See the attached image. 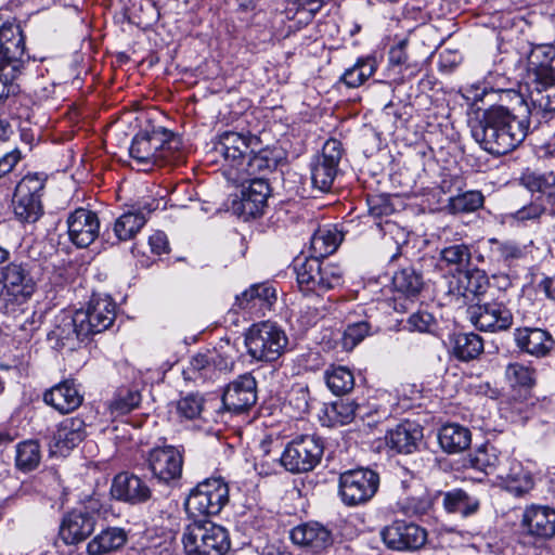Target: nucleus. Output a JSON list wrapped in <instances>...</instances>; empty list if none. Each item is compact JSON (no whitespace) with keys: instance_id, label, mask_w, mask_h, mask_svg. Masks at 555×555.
I'll list each match as a JSON object with an SVG mask.
<instances>
[{"instance_id":"f257e3e1","label":"nucleus","mask_w":555,"mask_h":555,"mask_svg":"<svg viewBox=\"0 0 555 555\" xmlns=\"http://www.w3.org/2000/svg\"><path fill=\"white\" fill-rule=\"evenodd\" d=\"M512 109L494 105L470 122V133L482 150L492 155H505L515 150L527 137L531 115L527 100L513 92Z\"/></svg>"},{"instance_id":"f03ea898","label":"nucleus","mask_w":555,"mask_h":555,"mask_svg":"<svg viewBox=\"0 0 555 555\" xmlns=\"http://www.w3.org/2000/svg\"><path fill=\"white\" fill-rule=\"evenodd\" d=\"M343 242V234L335 227L319 228L311 237V257H297L294 272L300 289L321 295L343 284L339 266L321 260L333 254Z\"/></svg>"},{"instance_id":"7ed1b4c3","label":"nucleus","mask_w":555,"mask_h":555,"mask_svg":"<svg viewBox=\"0 0 555 555\" xmlns=\"http://www.w3.org/2000/svg\"><path fill=\"white\" fill-rule=\"evenodd\" d=\"M180 139L163 127H153L138 132L129 147L130 157L142 170L177 162L180 158Z\"/></svg>"},{"instance_id":"20e7f679","label":"nucleus","mask_w":555,"mask_h":555,"mask_svg":"<svg viewBox=\"0 0 555 555\" xmlns=\"http://www.w3.org/2000/svg\"><path fill=\"white\" fill-rule=\"evenodd\" d=\"M287 343L285 332L270 321L251 325L245 337L248 354L257 361L278 360L284 353Z\"/></svg>"},{"instance_id":"39448f33","label":"nucleus","mask_w":555,"mask_h":555,"mask_svg":"<svg viewBox=\"0 0 555 555\" xmlns=\"http://www.w3.org/2000/svg\"><path fill=\"white\" fill-rule=\"evenodd\" d=\"M229 502V486L222 478H208L191 490L185 509L190 517L218 515Z\"/></svg>"},{"instance_id":"423d86ee","label":"nucleus","mask_w":555,"mask_h":555,"mask_svg":"<svg viewBox=\"0 0 555 555\" xmlns=\"http://www.w3.org/2000/svg\"><path fill=\"white\" fill-rule=\"evenodd\" d=\"M322 440L314 436L304 435L287 443L283 453L272 459L291 473H307L312 470L323 455Z\"/></svg>"},{"instance_id":"0eeeda50","label":"nucleus","mask_w":555,"mask_h":555,"mask_svg":"<svg viewBox=\"0 0 555 555\" xmlns=\"http://www.w3.org/2000/svg\"><path fill=\"white\" fill-rule=\"evenodd\" d=\"M379 487V475L369 468L344 472L339 476L338 493L347 506H358L372 500Z\"/></svg>"},{"instance_id":"6e6552de","label":"nucleus","mask_w":555,"mask_h":555,"mask_svg":"<svg viewBox=\"0 0 555 555\" xmlns=\"http://www.w3.org/2000/svg\"><path fill=\"white\" fill-rule=\"evenodd\" d=\"M44 179L39 175H27L16 185L12 205L13 211L21 222L34 223L43 214L41 195Z\"/></svg>"},{"instance_id":"1a4fd4ad","label":"nucleus","mask_w":555,"mask_h":555,"mask_svg":"<svg viewBox=\"0 0 555 555\" xmlns=\"http://www.w3.org/2000/svg\"><path fill=\"white\" fill-rule=\"evenodd\" d=\"M0 298L11 305H23L34 295L37 283L27 264L11 262L0 271Z\"/></svg>"},{"instance_id":"9d476101","label":"nucleus","mask_w":555,"mask_h":555,"mask_svg":"<svg viewBox=\"0 0 555 555\" xmlns=\"http://www.w3.org/2000/svg\"><path fill=\"white\" fill-rule=\"evenodd\" d=\"M343 156V145L336 139L327 140L321 154L310 164L311 183L321 192H328L338 173V165Z\"/></svg>"},{"instance_id":"9b49d317","label":"nucleus","mask_w":555,"mask_h":555,"mask_svg":"<svg viewBox=\"0 0 555 555\" xmlns=\"http://www.w3.org/2000/svg\"><path fill=\"white\" fill-rule=\"evenodd\" d=\"M522 533L535 542L555 538V507L544 504L527 505L520 519Z\"/></svg>"},{"instance_id":"f8f14e48","label":"nucleus","mask_w":555,"mask_h":555,"mask_svg":"<svg viewBox=\"0 0 555 555\" xmlns=\"http://www.w3.org/2000/svg\"><path fill=\"white\" fill-rule=\"evenodd\" d=\"M385 545L393 551H415L427 541V531L414 522L396 520L380 531Z\"/></svg>"},{"instance_id":"ddd939ff","label":"nucleus","mask_w":555,"mask_h":555,"mask_svg":"<svg viewBox=\"0 0 555 555\" xmlns=\"http://www.w3.org/2000/svg\"><path fill=\"white\" fill-rule=\"evenodd\" d=\"M78 311V323H83L89 336L104 332L116 318V304L107 295H93L87 309Z\"/></svg>"},{"instance_id":"4468645a","label":"nucleus","mask_w":555,"mask_h":555,"mask_svg":"<svg viewBox=\"0 0 555 555\" xmlns=\"http://www.w3.org/2000/svg\"><path fill=\"white\" fill-rule=\"evenodd\" d=\"M467 312L472 323L480 331L500 332L513 324L511 310L500 301L473 305Z\"/></svg>"},{"instance_id":"2eb2a0df","label":"nucleus","mask_w":555,"mask_h":555,"mask_svg":"<svg viewBox=\"0 0 555 555\" xmlns=\"http://www.w3.org/2000/svg\"><path fill=\"white\" fill-rule=\"evenodd\" d=\"M496 479L499 486L515 498H525L535 486L531 470L511 457H504V466L500 467Z\"/></svg>"},{"instance_id":"dca6fc26","label":"nucleus","mask_w":555,"mask_h":555,"mask_svg":"<svg viewBox=\"0 0 555 555\" xmlns=\"http://www.w3.org/2000/svg\"><path fill=\"white\" fill-rule=\"evenodd\" d=\"M257 401V383L249 374L240 375L231 382L223 391L222 404L234 414L248 411Z\"/></svg>"},{"instance_id":"f3484780","label":"nucleus","mask_w":555,"mask_h":555,"mask_svg":"<svg viewBox=\"0 0 555 555\" xmlns=\"http://www.w3.org/2000/svg\"><path fill=\"white\" fill-rule=\"evenodd\" d=\"M242 183L241 197L233 204L234 210L245 219L262 215L270 195L268 181L263 178H253Z\"/></svg>"},{"instance_id":"a211bd4d","label":"nucleus","mask_w":555,"mask_h":555,"mask_svg":"<svg viewBox=\"0 0 555 555\" xmlns=\"http://www.w3.org/2000/svg\"><path fill=\"white\" fill-rule=\"evenodd\" d=\"M257 143L256 137L225 131L215 143V152L221 155L232 169L237 170L247 158L248 153L254 152V144Z\"/></svg>"},{"instance_id":"6ab92c4d","label":"nucleus","mask_w":555,"mask_h":555,"mask_svg":"<svg viewBox=\"0 0 555 555\" xmlns=\"http://www.w3.org/2000/svg\"><path fill=\"white\" fill-rule=\"evenodd\" d=\"M149 468L153 476L163 482H170L181 477L183 459L173 446L156 447L150 451Z\"/></svg>"},{"instance_id":"aec40b11","label":"nucleus","mask_w":555,"mask_h":555,"mask_svg":"<svg viewBox=\"0 0 555 555\" xmlns=\"http://www.w3.org/2000/svg\"><path fill=\"white\" fill-rule=\"evenodd\" d=\"M89 337L83 323H78V311L74 314L63 313L56 318V324L48 339L54 341L57 349L76 350Z\"/></svg>"},{"instance_id":"412c9836","label":"nucleus","mask_w":555,"mask_h":555,"mask_svg":"<svg viewBox=\"0 0 555 555\" xmlns=\"http://www.w3.org/2000/svg\"><path fill=\"white\" fill-rule=\"evenodd\" d=\"M95 516L86 509H73L63 516L59 537L66 545H77L87 540L94 531Z\"/></svg>"},{"instance_id":"4be33fe9","label":"nucleus","mask_w":555,"mask_h":555,"mask_svg":"<svg viewBox=\"0 0 555 555\" xmlns=\"http://www.w3.org/2000/svg\"><path fill=\"white\" fill-rule=\"evenodd\" d=\"M69 240L80 248L88 247L99 235L100 222L95 212L78 208L67 218Z\"/></svg>"},{"instance_id":"5701e85b","label":"nucleus","mask_w":555,"mask_h":555,"mask_svg":"<svg viewBox=\"0 0 555 555\" xmlns=\"http://www.w3.org/2000/svg\"><path fill=\"white\" fill-rule=\"evenodd\" d=\"M111 492L115 499L129 504H142L152 498V489L147 482L130 473L116 475Z\"/></svg>"},{"instance_id":"b1692460","label":"nucleus","mask_w":555,"mask_h":555,"mask_svg":"<svg viewBox=\"0 0 555 555\" xmlns=\"http://www.w3.org/2000/svg\"><path fill=\"white\" fill-rule=\"evenodd\" d=\"M514 340L520 351L535 358L548 356L555 347L551 333L540 327H518L514 331Z\"/></svg>"},{"instance_id":"393cba45","label":"nucleus","mask_w":555,"mask_h":555,"mask_svg":"<svg viewBox=\"0 0 555 555\" xmlns=\"http://www.w3.org/2000/svg\"><path fill=\"white\" fill-rule=\"evenodd\" d=\"M291 539L295 544L313 553H320L333 543L331 531L315 521L301 524L293 528Z\"/></svg>"},{"instance_id":"a878e982","label":"nucleus","mask_w":555,"mask_h":555,"mask_svg":"<svg viewBox=\"0 0 555 555\" xmlns=\"http://www.w3.org/2000/svg\"><path fill=\"white\" fill-rule=\"evenodd\" d=\"M551 79L555 81V46L533 48L528 56L527 80Z\"/></svg>"},{"instance_id":"bb28decb","label":"nucleus","mask_w":555,"mask_h":555,"mask_svg":"<svg viewBox=\"0 0 555 555\" xmlns=\"http://www.w3.org/2000/svg\"><path fill=\"white\" fill-rule=\"evenodd\" d=\"M423 438L422 428L412 422L405 421L390 429L386 435V443L399 453H412Z\"/></svg>"},{"instance_id":"cd10ccee","label":"nucleus","mask_w":555,"mask_h":555,"mask_svg":"<svg viewBox=\"0 0 555 555\" xmlns=\"http://www.w3.org/2000/svg\"><path fill=\"white\" fill-rule=\"evenodd\" d=\"M43 400L61 413H69L80 406L82 396L73 382L65 380L44 392Z\"/></svg>"},{"instance_id":"c85d7f7f","label":"nucleus","mask_w":555,"mask_h":555,"mask_svg":"<svg viewBox=\"0 0 555 555\" xmlns=\"http://www.w3.org/2000/svg\"><path fill=\"white\" fill-rule=\"evenodd\" d=\"M487 287V276L480 270L462 271L454 281L450 282V293L466 300H472L483 294Z\"/></svg>"},{"instance_id":"c756f323","label":"nucleus","mask_w":555,"mask_h":555,"mask_svg":"<svg viewBox=\"0 0 555 555\" xmlns=\"http://www.w3.org/2000/svg\"><path fill=\"white\" fill-rule=\"evenodd\" d=\"M531 115L534 112H555V81L551 79L527 80Z\"/></svg>"},{"instance_id":"7c9ffc66","label":"nucleus","mask_w":555,"mask_h":555,"mask_svg":"<svg viewBox=\"0 0 555 555\" xmlns=\"http://www.w3.org/2000/svg\"><path fill=\"white\" fill-rule=\"evenodd\" d=\"M157 203L139 206L137 211H127L116 219L114 223V233L118 241H129L144 227L146 214L156 209Z\"/></svg>"},{"instance_id":"2f4dec72","label":"nucleus","mask_w":555,"mask_h":555,"mask_svg":"<svg viewBox=\"0 0 555 555\" xmlns=\"http://www.w3.org/2000/svg\"><path fill=\"white\" fill-rule=\"evenodd\" d=\"M127 532L119 527H108L98 533L87 544L88 555H107L120 550L127 542Z\"/></svg>"},{"instance_id":"473e14b6","label":"nucleus","mask_w":555,"mask_h":555,"mask_svg":"<svg viewBox=\"0 0 555 555\" xmlns=\"http://www.w3.org/2000/svg\"><path fill=\"white\" fill-rule=\"evenodd\" d=\"M544 216H555V199L552 194L537 195L529 204L511 214V218L520 224L538 222Z\"/></svg>"},{"instance_id":"72a5a7b5","label":"nucleus","mask_w":555,"mask_h":555,"mask_svg":"<svg viewBox=\"0 0 555 555\" xmlns=\"http://www.w3.org/2000/svg\"><path fill=\"white\" fill-rule=\"evenodd\" d=\"M487 250L490 263L498 268H509L515 260L520 259L524 255L517 243L495 237L487 241Z\"/></svg>"},{"instance_id":"f704fd0d","label":"nucleus","mask_w":555,"mask_h":555,"mask_svg":"<svg viewBox=\"0 0 555 555\" xmlns=\"http://www.w3.org/2000/svg\"><path fill=\"white\" fill-rule=\"evenodd\" d=\"M438 441L447 453H460L470 446L472 434L467 427L457 423L446 424L439 429Z\"/></svg>"},{"instance_id":"c9c22d12","label":"nucleus","mask_w":555,"mask_h":555,"mask_svg":"<svg viewBox=\"0 0 555 555\" xmlns=\"http://www.w3.org/2000/svg\"><path fill=\"white\" fill-rule=\"evenodd\" d=\"M86 437V424L79 417L63 421L54 434L55 447L60 450H70L77 447Z\"/></svg>"},{"instance_id":"e433bc0d","label":"nucleus","mask_w":555,"mask_h":555,"mask_svg":"<svg viewBox=\"0 0 555 555\" xmlns=\"http://www.w3.org/2000/svg\"><path fill=\"white\" fill-rule=\"evenodd\" d=\"M0 49L11 53V59H23L25 55V37L21 25L7 22L0 26Z\"/></svg>"},{"instance_id":"4c0bfd02","label":"nucleus","mask_w":555,"mask_h":555,"mask_svg":"<svg viewBox=\"0 0 555 555\" xmlns=\"http://www.w3.org/2000/svg\"><path fill=\"white\" fill-rule=\"evenodd\" d=\"M206 520H194L182 533V544L185 555L206 554Z\"/></svg>"},{"instance_id":"58836bf2","label":"nucleus","mask_w":555,"mask_h":555,"mask_svg":"<svg viewBox=\"0 0 555 555\" xmlns=\"http://www.w3.org/2000/svg\"><path fill=\"white\" fill-rule=\"evenodd\" d=\"M469 462L472 467L487 475L495 474L496 477L500 467L504 466V461L501 460L499 451L494 446L489 443L478 448L475 453L470 455Z\"/></svg>"},{"instance_id":"ea45409f","label":"nucleus","mask_w":555,"mask_h":555,"mask_svg":"<svg viewBox=\"0 0 555 555\" xmlns=\"http://www.w3.org/2000/svg\"><path fill=\"white\" fill-rule=\"evenodd\" d=\"M395 291L406 297L417 296L424 286L423 276L414 268H403L395 273L392 278Z\"/></svg>"},{"instance_id":"a19ab883","label":"nucleus","mask_w":555,"mask_h":555,"mask_svg":"<svg viewBox=\"0 0 555 555\" xmlns=\"http://www.w3.org/2000/svg\"><path fill=\"white\" fill-rule=\"evenodd\" d=\"M442 504L448 513H460L463 516H469L479 508L478 500L470 498L461 489L446 492L443 494Z\"/></svg>"},{"instance_id":"79ce46f5","label":"nucleus","mask_w":555,"mask_h":555,"mask_svg":"<svg viewBox=\"0 0 555 555\" xmlns=\"http://www.w3.org/2000/svg\"><path fill=\"white\" fill-rule=\"evenodd\" d=\"M328 389L336 396H343L354 387L353 373L346 366H331L324 373Z\"/></svg>"},{"instance_id":"37998d69","label":"nucleus","mask_w":555,"mask_h":555,"mask_svg":"<svg viewBox=\"0 0 555 555\" xmlns=\"http://www.w3.org/2000/svg\"><path fill=\"white\" fill-rule=\"evenodd\" d=\"M485 197L480 191H467L448 199L446 210L452 215L469 214L483 206Z\"/></svg>"},{"instance_id":"c03bdc74","label":"nucleus","mask_w":555,"mask_h":555,"mask_svg":"<svg viewBox=\"0 0 555 555\" xmlns=\"http://www.w3.org/2000/svg\"><path fill=\"white\" fill-rule=\"evenodd\" d=\"M505 378L513 388L531 389L537 383V371L529 364L513 362L505 369Z\"/></svg>"},{"instance_id":"a18cd8bd","label":"nucleus","mask_w":555,"mask_h":555,"mask_svg":"<svg viewBox=\"0 0 555 555\" xmlns=\"http://www.w3.org/2000/svg\"><path fill=\"white\" fill-rule=\"evenodd\" d=\"M205 543V555H224L231 546L227 529L208 520H206Z\"/></svg>"},{"instance_id":"49530a36","label":"nucleus","mask_w":555,"mask_h":555,"mask_svg":"<svg viewBox=\"0 0 555 555\" xmlns=\"http://www.w3.org/2000/svg\"><path fill=\"white\" fill-rule=\"evenodd\" d=\"M41 461V449L37 440H25L16 446V467L23 472H30L38 467Z\"/></svg>"},{"instance_id":"de8ad7c7","label":"nucleus","mask_w":555,"mask_h":555,"mask_svg":"<svg viewBox=\"0 0 555 555\" xmlns=\"http://www.w3.org/2000/svg\"><path fill=\"white\" fill-rule=\"evenodd\" d=\"M483 351V341L481 337L475 333H462L455 336L454 354L463 360L468 361L477 358Z\"/></svg>"},{"instance_id":"09e8293b","label":"nucleus","mask_w":555,"mask_h":555,"mask_svg":"<svg viewBox=\"0 0 555 555\" xmlns=\"http://www.w3.org/2000/svg\"><path fill=\"white\" fill-rule=\"evenodd\" d=\"M376 70V60L374 57L359 59L357 63L346 69L341 80L349 88H357L367 80Z\"/></svg>"},{"instance_id":"8fccbe9b","label":"nucleus","mask_w":555,"mask_h":555,"mask_svg":"<svg viewBox=\"0 0 555 555\" xmlns=\"http://www.w3.org/2000/svg\"><path fill=\"white\" fill-rule=\"evenodd\" d=\"M141 399V393L138 390L119 389L109 402V409L114 414L124 415L137 409Z\"/></svg>"},{"instance_id":"3c124183","label":"nucleus","mask_w":555,"mask_h":555,"mask_svg":"<svg viewBox=\"0 0 555 555\" xmlns=\"http://www.w3.org/2000/svg\"><path fill=\"white\" fill-rule=\"evenodd\" d=\"M521 184L539 195L552 194L551 190L555 186V175L550 173H537V172H525L520 178Z\"/></svg>"},{"instance_id":"603ef678","label":"nucleus","mask_w":555,"mask_h":555,"mask_svg":"<svg viewBox=\"0 0 555 555\" xmlns=\"http://www.w3.org/2000/svg\"><path fill=\"white\" fill-rule=\"evenodd\" d=\"M249 152L243 165L236 170L234 179L237 181H248L253 176L267 170L270 167V160L261 154H251Z\"/></svg>"},{"instance_id":"864d4df0","label":"nucleus","mask_w":555,"mask_h":555,"mask_svg":"<svg viewBox=\"0 0 555 555\" xmlns=\"http://www.w3.org/2000/svg\"><path fill=\"white\" fill-rule=\"evenodd\" d=\"M372 326L366 320L348 324L343 335V347L345 350H352L366 336L371 335Z\"/></svg>"},{"instance_id":"5fc2aeb1","label":"nucleus","mask_w":555,"mask_h":555,"mask_svg":"<svg viewBox=\"0 0 555 555\" xmlns=\"http://www.w3.org/2000/svg\"><path fill=\"white\" fill-rule=\"evenodd\" d=\"M440 258L448 266L462 268L469 264L472 253L466 244H452L440 250Z\"/></svg>"},{"instance_id":"6e6d98bb","label":"nucleus","mask_w":555,"mask_h":555,"mask_svg":"<svg viewBox=\"0 0 555 555\" xmlns=\"http://www.w3.org/2000/svg\"><path fill=\"white\" fill-rule=\"evenodd\" d=\"M360 406L354 401L340 400L331 405L327 410L328 415L335 423L346 425L351 423L359 414Z\"/></svg>"},{"instance_id":"4d7b16f0","label":"nucleus","mask_w":555,"mask_h":555,"mask_svg":"<svg viewBox=\"0 0 555 555\" xmlns=\"http://www.w3.org/2000/svg\"><path fill=\"white\" fill-rule=\"evenodd\" d=\"M211 371H214L211 352L197 353L192 357L188 373L192 374L193 378L212 379Z\"/></svg>"},{"instance_id":"13d9d810","label":"nucleus","mask_w":555,"mask_h":555,"mask_svg":"<svg viewBox=\"0 0 555 555\" xmlns=\"http://www.w3.org/2000/svg\"><path fill=\"white\" fill-rule=\"evenodd\" d=\"M11 53L0 49V77H3V81H13L24 66L23 59H11Z\"/></svg>"},{"instance_id":"bf43d9fd","label":"nucleus","mask_w":555,"mask_h":555,"mask_svg":"<svg viewBox=\"0 0 555 555\" xmlns=\"http://www.w3.org/2000/svg\"><path fill=\"white\" fill-rule=\"evenodd\" d=\"M406 326L412 332L433 333L437 327V321L431 313L417 311L409 317Z\"/></svg>"},{"instance_id":"052dcab7","label":"nucleus","mask_w":555,"mask_h":555,"mask_svg":"<svg viewBox=\"0 0 555 555\" xmlns=\"http://www.w3.org/2000/svg\"><path fill=\"white\" fill-rule=\"evenodd\" d=\"M367 206L370 215L376 219L388 217L395 211L391 199L386 194L369 196Z\"/></svg>"},{"instance_id":"680f3d73","label":"nucleus","mask_w":555,"mask_h":555,"mask_svg":"<svg viewBox=\"0 0 555 555\" xmlns=\"http://www.w3.org/2000/svg\"><path fill=\"white\" fill-rule=\"evenodd\" d=\"M255 289H257V294H255L257 313L270 310L276 301L275 288L268 283H259L255 284Z\"/></svg>"},{"instance_id":"e2e57ef3","label":"nucleus","mask_w":555,"mask_h":555,"mask_svg":"<svg viewBox=\"0 0 555 555\" xmlns=\"http://www.w3.org/2000/svg\"><path fill=\"white\" fill-rule=\"evenodd\" d=\"M203 408V400L195 395H189L180 399L177 403V411L181 417L193 420L197 417Z\"/></svg>"},{"instance_id":"0e129e2a","label":"nucleus","mask_w":555,"mask_h":555,"mask_svg":"<svg viewBox=\"0 0 555 555\" xmlns=\"http://www.w3.org/2000/svg\"><path fill=\"white\" fill-rule=\"evenodd\" d=\"M255 294H257V289H255L254 284L248 289L244 291L241 295L236 296L234 306L249 313H257Z\"/></svg>"},{"instance_id":"69168bd1","label":"nucleus","mask_w":555,"mask_h":555,"mask_svg":"<svg viewBox=\"0 0 555 555\" xmlns=\"http://www.w3.org/2000/svg\"><path fill=\"white\" fill-rule=\"evenodd\" d=\"M408 39H402L399 41L398 44L395 47H391L388 53L389 64L392 66H403L408 65V53H406V47H408Z\"/></svg>"},{"instance_id":"338daca9","label":"nucleus","mask_w":555,"mask_h":555,"mask_svg":"<svg viewBox=\"0 0 555 555\" xmlns=\"http://www.w3.org/2000/svg\"><path fill=\"white\" fill-rule=\"evenodd\" d=\"M149 245L151 247L152 253L156 255L167 253L169 249L167 236L164 232L160 231H157L150 236Z\"/></svg>"},{"instance_id":"774afa93","label":"nucleus","mask_w":555,"mask_h":555,"mask_svg":"<svg viewBox=\"0 0 555 555\" xmlns=\"http://www.w3.org/2000/svg\"><path fill=\"white\" fill-rule=\"evenodd\" d=\"M21 160V152L15 149L0 158V178L11 172Z\"/></svg>"}]
</instances>
